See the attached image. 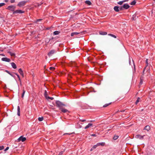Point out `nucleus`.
Wrapping results in <instances>:
<instances>
[{"mask_svg": "<svg viewBox=\"0 0 155 155\" xmlns=\"http://www.w3.org/2000/svg\"><path fill=\"white\" fill-rule=\"evenodd\" d=\"M44 95H45V97H46V98H47V97H48L47 92L46 90L45 91Z\"/></svg>", "mask_w": 155, "mask_h": 155, "instance_id": "nucleus-30", "label": "nucleus"}, {"mask_svg": "<svg viewBox=\"0 0 155 155\" xmlns=\"http://www.w3.org/2000/svg\"><path fill=\"white\" fill-rule=\"evenodd\" d=\"M64 151H61L59 153L58 155H62L63 154V153Z\"/></svg>", "mask_w": 155, "mask_h": 155, "instance_id": "nucleus-43", "label": "nucleus"}, {"mask_svg": "<svg viewBox=\"0 0 155 155\" xmlns=\"http://www.w3.org/2000/svg\"><path fill=\"white\" fill-rule=\"evenodd\" d=\"M15 74L17 76L18 78L19 81H20V83H21V79H20V77L19 75L17 73H15Z\"/></svg>", "mask_w": 155, "mask_h": 155, "instance_id": "nucleus-32", "label": "nucleus"}, {"mask_svg": "<svg viewBox=\"0 0 155 155\" xmlns=\"http://www.w3.org/2000/svg\"><path fill=\"white\" fill-rule=\"evenodd\" d=\"M15 74L17 76L18 78L19 81H20V83H21V79H20V77L19 75L17 73H15Z\"/></svg>", "mask_w": 155, "mask_h": 155, "instance_id": "nucleus-31", "label": "nucleus"}, {"mask_svg": "<svg viewBox=\"0 0 155 155\" xmlns=\"http://www.w3.org/2000/svg\"><path fill=\"white\" fill-rule=\"evenodd\" d=\"M60 33V32L58 31H54L53 34L54 35H58Z\"/></svg>", "mask_w": 155, "mask_h": 155, "instance_id": "nucleus-24", "label": "nucleus"}, {"mask_svg": "<svg viewBox=\"0 0 155 155\" xmlns=\"http://www.w3.org/2000/svg\"><path fill=\"white\" fill-rule=\"evenodd\" d=\"M56 104L57 106L59 108V109L64 106H65V104H63L59 101H57L56 102Z\"/></svg>", "mask_w": 155, "mask_h": 155, "instance_id": "nucleus-1", "label": "nucleus"}, {"mask_svg": "<svg viewBox=\"0 0 155 155\" xmlns=\"http://www.w3.org/2000/svg\"><path fill=\"white\" fill-rule=\"evenodd\" d=\"M16 8L15 6L14 5H10L8 6L7 8H6V9H8L11 11L14 12L15 11V10Z\"/></svg>", "mask_w": 155, "mask_h": 155, "instance_id": "nucleus-4", "label": "nucleus"}, {"mask_svg": "<svg viewBox=\"0 0 155 155\" xmlns=\"http://www.w3.org/2000/svg\"><path fill=\"white\" fill-rule=\"evenodd\" d=\"M27 1H22L19 2L17 4V6L21 7L24 6L27 2Z\"/></svg>", "mask_w": 155, "mask_h": 155, "instance_id": "nucleus-3", "label": "nucleus"}, {"mask_svg": "<svg viewBox=\"0 0 155 155\" xmlns=\"http://www.w3.org/2000/svg\"><path fill=\"white\" fill-rule=\"evenodd\" d=\"M56 52L54 50H52L50 51L48 54V55L49 57L51 56L53 54Z\"/></svg>", "mask_w": 155, "mask_h": 155, "instance_id": "nucleus-6", "label": "nucleus"}, {"mask_svg": "<svg viewBox=\"0 0 155 155\" xmlns=\"http://www.w3.org/2000/svg\"><path fill=\"white\" fill-rule=\"evenodd\" d=\"M124 110H123V111H120L121 112H124Z\"/></svg>", "mask_w": 155, "mask_h": 155, "instance_id": "nucleus-52", "label": "nucleus"}, {"mask_svg": "<svg viewBox=\"0 0 155 155\" xmlns=\"http://www.w3.org/2000/svg\"><path fill=\"white\" fill-rule=\"evenodd\" d=\"M143 83V81H142V80L141 79V81L140 82V84H142Z\"/></svg>", "mask_w": 155, "mask_h": 155, "instance_id": "nucleus-49", "label": "nucleus"}, {"mask_svg": "<svg viewBox=\"0 0 155 155\" xmlns=\"http://www.w3.org/2000/svg\"><path fill=\"white\" fill-rule=\"evenodd\" d=\"M114 9L116 12H118L119 11V7L117 6H115L114 7Z\"/></svg>", "mask_w": 155, "mask_h": 155, "instance_id": "nucleus-14", "label": "nucleus"}, {"mask_svg": "<svg viewBox=\"0 0 155 155\" xmlns=\"http://www.w3.org/2000/svg\"><path fill=\"white\" fill-rule=\"evenodd\" d=\"M123 8H124V7H123V6H122L121 7H120L119 8V9L120 10H123Z\"/></svg>", "mask_w": 155, "mask_h": 155, "instance_id": "nucleus-42", "label": "nucleus"}, {"mask_svg": "<svg viewBox=\"0 0 155 155\" xmlns=\"http://www.w3.org/2000/svg\"><path fill=\"white\" fill-rule=\"evenodd\" d=\"M2 60L4 61L9 62L11 60L10 59L7 58H2Z\"/></svg>", "mask_w": 155, "mask_h": 155, "instance_id": "nucleus-10", "label": "nucleus"}, {"mask_svg": "<svg viewBox=\"0 0 155 155\" xmlns=\"http://www.w3.org/2000/svg\"><path fill=\"white\" fill-rule=\"evenodd\" d=\"M97 145L98 146H104L105 145V143L104 142H102V143H98Z\"/></svg>", "mask_w": 155, "mask_h": 155, "instance_id": "nucleus-18", "label": "nucleus"}, {"mask_svg": "<svg viewBox=\"0 0 155 155\" xmlns=\"http://www.w3.org/2000/svg\"><path fill=\"white\" fill-rule=\"evenodd\" d=\"M136 3V1L135 0H134L130 3V5H134Z\"/></svg>", "mask_w": 155, "mask_h": 155, "instance_id": "nucleus-29", "label": "nucleus"}, {"mask_svg": "<svg viewBox=\"0 0 155 155\" xmlns=\"http://www.w3.org/2000/svg\"><path fill=\"white\" fill-rule=\"evenodd\" d=\"M43 119L44 118L43 117H39L38 118V120L39 121H42L43 120Z\"/></svg>", "mask_w": 155, "mask_h": 155, "instance_id": "nucleus-28", "label": "nucleus"}, {"mask_svg": "<svg viewBox=\"0 0 155 155\" xmlns=\"http://www.w3.org/2000/svg\"><path fill=\"white\" fill-rule=\"evenodd\" d=\"M17 115L18 116L20 115V108L19 106L17 107Z\"/></svg>", "mask_w": 155, "mask_h": 155, "instance_id": "nucleus-17", "label": "nucleus"}, {"mask_svg": "<svg viewBox=\"0 0 155 155\" xmlns=\"http://www.w3.org/2000/svg\"><path fill=\"white\" fill-rule=\"evenodd\" d=\"M24 13V11H22L21 10H17L16 11H15L13 12V14H21Z\"/></svg>", "mask_w": 155, "mask_h": 155, "instance_id": "nucleus-5", "label": "nucleus"}, {"mask_svg": "<svg viewBox=\"0 0 155 155\" xmlns=\"http://www.w3.org/2000/svg\"><path fill=\"white\" fill-rule=\"evenodd\" d=\"M26 140V138L25 137H23V136H21L18 139V141L20 142L21 141L22 142H24Z\"/></svg>", "mask_w": 155, "mask_h": 155, "instance_id": "nucleus-7", "label": "nucleus"}, {"mask_svg": "<svg viewBox=\"0 0 155 155\" xmlns=\"http://www.w3.org/2000/svg\"><path fill=\"white\" fill-rule=\"evenodd\" d=\"M47 99H51V100H53L54 99V98L53 97H49L48 96Z\"/></svg>", "mask_w": 155, "mask_h": 155, "instance_id": "nucleus-40", "label": "nucleus"}, {"mask_svg": "<svg viewBox=\"0 0 155 155\" xmlns=\"http://www.w3.org/2000/svg\"><path fill=\"white\" fill-rule=\"evenodd\" d=\"M123 7L125 9H127L130 7V6L129 5L125 4L123 5Z\"/></svg>", "mask_w": 155, "mask_h": 155, "instance_id": "nucleus-12", "label": "nucleus"}, {"mask_svg": "<svg viewBox=\"0 0 155 155\" xmlns=\"http://www.w3.org/2000/svg\"><path fill=\"white\" fill-rule=\"evenodd\" d=\"M9 148V147H7L6 149H5L4 150V151H6L7 150H8Z\"/></svg>", "mask_w": 155, "mask_h": 155, "instance_id": "nucleus-44", "label": "nucleus"}, {"mask_svg": "<svg viewBox=\"0 0 155 155\" xmlns=\"http://www.w3.org/2000/svg\"><path fill=\"white\" fill-rule=\"evenodd\" d=\"M11 3H12L15 2V0H11L10 1Z\"/></svg>", "mask_w": 155, "mask_h": 155, "instance_id": "nucleus-45", "label": "nucleus"}, {"mask_svg": "<svg viewBox=\"0 0 155 155\" xmlns=\"http://www.w3.org/2000/svg\"><path fill=\"white\" fill-rule=\"evenodd\" d=\"M91 136L93 137H96L97 136V135L95 134H91Z\"/></svg>", "mask_w": 155, "mask_h": 155, "instance_id": "nucleus-48", "label": "nucleus"}, {"mask_svg": "<svg viewBox=\"0 0 155 155\" xmlns=\"http://www.w3.org/2000/svg\"><path fill=\"white\" fill-rule=\"evenodd\" d=\"M49 69L51 71H54L55 69V68L53 67H50L49 68Z\"/></svg>", "mask_w": 155, "mask_h": 155, "instance_id": "nucleus-37", "label": "nucleus"}, {"mask_svg": "<svg viewBox=\"0 0 155 155\" xmlns=\"http://www.w3.org/2000/svg\"><path fill=\"white\" fill-rule=\"evenodd\" d=\"M12 66L14 69H16L17 68V66L16 64L14 62H12L11 63Z\"/></svg>", "mask_w": 155, "mask_h": 155, "instance_id": "nucleus-13", "label": "nucleus"}, {"mask_svg": "<svg viewBox=\"0 0 155 155\" xmlns=\"http://www.w3.org/2000/svg\"><path fill=\"white\" fill-rule=\"evenodd\" d=\"M99 33L100 35H105L107 34V32L102 31H100Z\"/></svg>", "mask_w": 155, "mask_h": 155, "instance_id": "nucleus-15", "label": "nucleus"}, {"mask_svg": "<svg viewBox=\"0 0 155 155\" xmlns=\"http://www.w3.org/2000/svg\"><path fill=\"white\" fill-rule=\"evenodd\" d=\"M25 90L24 89H23V93L21 95V97H22V98H23L24 97V95L25 93Z\"/></svg>", "mask_w": 155, "mask_h": 155, "instance_id": "nucleus-25", "label": "nucleus"}, {"mask_svg": "<svg viewBox=\"0 0 155 155\" xmlns=\"http://www.w3.org/2000/svg\"><path fill=\"white\" fill-rule=\"evenodd\" d=\"M1 55H3V56H4V55H3V54H1Z\"/></svg>", "mask_w": 155, "mask_h": 155, "instance_id": "nucleus-53", "label": "nucleus"}, {"mask_svg": "<svg viewBox=\"0 0 155 155\" xmlns=\"http://www.w3.org/2000/svg\"><path fill=\"white\" fill-rule=\"evenodd\" d=\"M92 125V124L91 123H89L86 126V127H85V129H87L89 127H91V126Z\"/></svg>", "mask_w": 155, "mask_h": 155, "instance_id": "nucleus-19", "label": "nucleus"}, {"mask_svg": "<svg viewBox=\"0 0 155 155\" xmlns=\"http://www.w3.org/2000/svg\"><path fill=\"white\" fill-rule=\"evenodd\" d=\"M150 129V127L148 125L146 126L144 128V129L147 131L149 130Z\"/></svg>", "mask_w": 155, "mask_h": 155, "instance_id": "nucleus-20", "label": "nucleus"}, {"mask_svg": "<svg viewBox=\"0 0 155 155\" xmlns=\"http://www.w3.org/2000/svg\"><path fill=\"white\" fill-rule=\"evenodd\" d=\"M108 35L111 36L114 38H117V37L116 35H114L113 34H109Z\"/></svg>", "mask_w": 155, "mask_h": 155, "instance_id": "nucleus-23", "label": "nucleus"}, {"mask_svg": "<svg viewBox=\"0 0 155 155\" xmlns=\"http://www.w3.org/2000/svg\"><path fill=\"white\" fill-rule=\"evenodd\" d=\"M146 67L144 68L143 69V74L144 73V72L145 71V69L146 68H147V72H149V66H148V59H146Z\"/></svg>", "mask_w": 155, "mask_h": 155, "instance_id": "nucleus-2", "label": "nucleus"}, {"mask_svg": "<svg viewBox=\"0 0 155 155\" xmlns=\"http://www.w3.org/2000/svg\"><path fill=\"white\" fill-rule=\"evenodd\" d=\"M111 104V103H109V104H105L103 106V107H106L108 106L109 105H110Z\"/></svg>", "mask_w": 155, "mask_h": 155, "instance_id": "nucleus-34", "label": "nucleus"}, {"mask_svg": "<svg viewBox=\"0 0 155 155\" xmlns=\"http://www.w3.org/2000/svg\"><path fill=\"white\" fill-rule=\"evenodd\" d=\"M42 4V3L41 4H40L39 3H37L36 4V5H35V7L39 6L40 5H41Z\"/></svg>", "mask_w": 155, "mask_h": 155, "instance_id": "nucleus-38", "label": "nucleus"}, {"mask_svg": "<svg viewBox=\"0 0 155 155\" xmlns=\"http://www.w3.org/2000/svg\"><path fill=\"white\" fill-rule=\"evenodd\" d=\"M68 134V133H65V134H64V135H65V134Z\"/></svg>", "mask_w": 155, "mask_h": 155, "instance_id": "nucleus-51", "label": "nucleus"}, {"mask_svg": "<svg viewBox=\"0 0 155 155\" xmlns=\"http://www.w3.org/2000/svg\"><path fill=\"white\" fill-rule=\"evenodd\" d=\"M42 20V19H38L37 20L36 22H38L39 21H41Z\"/></svg>", "mask_w": 155, "mask_h": 155, "instance_id": "nucleus-46", "label": "nucleus"}, {"mask_svg": "<svg viewBox=\"0 0 155 155\" xmlns=\"http://www.w3.org/2000/svg\"><path fill=\"white\" fill-rule=\"evenodd\" d=\"M119 136L117 135H114L113 137V139L114 140H116L118 138Z\"/></svg>", "mask_w": 155, "mask_h": 155, "instance_id": "nucleus-27", "label": "nucleus"}, {"mask_svg": "<svg viewBox=\"0 0 155 155\" xmlns=\"http://www.w3.org/2000/svg\"><path fill=\"white\" fill-rule=\"evenodd\" d=\"M5 5V3H0V7H2Z\"/></svg>", "mask_w": 155, "mask_h": 155, "instance_id": "nucleus-39", "label": "nucleus"}, {"mask_svg": "<svg viewBox=\"0 0 155 155\" xmlns=\"http://www.w3.org/2000/svg\"><path fill=\"white\" fill-rule=\"evenodd\" d=\"M4 147L3 146H0V150H2L4 149Z\"/></svg>", "mask_w": 155, "mask_h": 155, "instance_id": "nucleus-41", "label": "nucleus"}, {"mask_svg": "<svg viewBox=\"0 0 155 155\" xmlns=\"http://www.w3.org/2000/svg\"><path fill=\"white\" fill-rule=\"evenodd\" d=\"M85 3L86 4L88 5H91L92 4L91 2L90 1L88 0L86 1L85 2Z\"/></svg>", "mask_w": 155, "mask_h": 155, "instance_id": "nucleus-22", "label": "nucleus"}, {"mask_svg": "<svg viewBox=\"0 0 155 155\" xmlns=\"http://www.w3.org/2000/svg\"><path fill=\"white\" fill-rule=\"evenodd\" d=\"M8 53H9L10 55L12 57H15V54L14 53L10 51L8 52Z\"/></svg>", "mask_w": 155, "mask_h": 155, "instance_id": "nucleus-21", "label": "nucleus"}, {"mask_svg": "<svg viewBox=\"0 0 155 155\" xmlns=\"http://www.w3.org/2000/svg\"><path fill=\"white\" fill-rule=\"evenodd\" d=\"M59 109L61 111L64 113H66L67 112H69V111H68V110L63 108V107Z\"/></svg>", "mask_w": 155, "mask_h": 155, "instance_id": "nucleus-9", "label": "nucleus"}, {"mask_svg": "<svg viewBox=\"0 0 155 155\" xmlns=\"http://www.w3.org/2000/svg\"><path fill=\"white\" fill-rule=\"evenodd\" d=\"M145 136V135L141 136L140 135H137L135 136V137L137 139H139L140 140H142L143 139V137Z\"/></svg>", "mask_w": 155, "mask_h": 155, "instance_id": "nucleus-8", "label": "nucleus"}, {"mask_svg": "<svg viewBox=\"0 0 155 155\" xmlns=\"http://www.w3.org/2000/svg\"><path fill=\"white\" fill-rule=\"evenodd\" d=\"M80 33V32H74L71 33V36H74V35H77Z\"/></svg>", "mask_w": 155, "mask_h": 155, "instance_id": "nucleus-16", "label": "nucleus"}, {"mask_svg": "<svg viewBox=\"0 0 155 155\" xmlns=\"http://www.w3.org/2000/svg\"><path fill=\"white\" fill-rule=\"evenodd\" d=\"M80 121H81V122H84V121H86V120H80Z\"/></svg>", "mask_w": 155, "mask_h": 155, "instance_id": "nucleus-47", "label": "nucleus"}, {"mask_svg": "<svg viewBox=\"0 0 155 155\" xmlns=\"http://www.w3.org/2000/svg\"><path fill=\"white\" fill-rule=\"evenodd\" d=\"M19 73L23 77H24V73L21 68H20L18 70Z\"/></svg>", "mask_w": 155, "mask_h": 155, "instance_id": "nucleus-11", "label": "nucleus"}, {"mask_svg": "<svg viewBox=\"0 0 155 155\" xmlns=\"http://www.w3.org/2000/svg\"><path fill=\"white\" fill-rule=\"evenodd\" d=\"M97 146H98L97 145V144L96 145H94L93 147H92V148L91 149V150H92V149H94V148H96Z\"/></svg>", "mask_w": 155, "mask_h": 155, "instance_id": "nucleus-36", "label": "nucleus"}, {"mask_svg": "<svg viewBox=\"0 0 155 155\" xmlns=\"http://www.w3.org/2000/svg\"><path fill=\"white\" fill-rule=\"evenodd\" d=\"M8 0H5V1L6 2H8Z\"/></svg>", "mask_w": 155, "mask_h": 155, "instance_id": "nucleus-50", "label": "nucleus"}, {"mask_svg": "<svg viewBox=\"0 0 155 155\" xmlns=\"http://www.w3.org/2000/svg\"><path fill=\"white\" fill-rule=\"evenodd\" d=\"M124 1H120V2H117V3L119 4V5H121L124 2Z\"/></svg>", "mask_w": 155, "mask_h": 155, "instance_id": "nucleus-35", "label": "nucleus"}, {"mask_svg": "<svg viewBox=\"0 0 155 155\" xmlns=\"http://www.w3.org/2000/svg\"><path fill=\"white\" fill-rule=\"evenodd\" d=\"M5 71L8 74H10L11 76L13 77V75L9 71L7 70H5Z\"/></svg>", "mask_w": 155, "mask_h": 155, "instance_id": "nucleus-26", "label": "nucleus"}, {"mask_svg": "<svg viewBox=\"0 0 155 155\" xmlns=\"http://www.w3.org/2000/svg\"><path fill=\"white\" fill-rule=\"evenodd\" d=\"M140 100V98L139 97H138L137 99L135 102V104H137V103L139 102Z\"/></svg>", "mask_w": 155, "mask_h": 155, "instance_id": "nucleus-33", "label": "nucleus"}]
</instances>
